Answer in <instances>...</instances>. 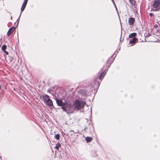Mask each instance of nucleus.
I'll use <instances>...</instances> for the list:
<instances>
[{"mask_svg":"<svg viewBox=\"0 0 160 160\" xmlns=\"http://www.w3.org/2000/svg\"><path fill=\"white\" fill-rule=\"evenodd\" d=\"M62 108L64 111H66L67 113H73L74 110H75L72 105L68 103L65 105L64 107H62Z\"/></svg>","mask_w":160,"mask_h":160,"instance_id":"obj_1","label":"nucleus"},{"mask_svg":"<svg viewBox=\"0 0 160 160\" xmlns=\"http://www.w3.org/2000/svg\"><path fill=\"white\" fill-rule=\"evenodd\" d=\"M85 103L80 100H77L74 102V108L75 110H80L83 108Z\"/></svg>","mask_w":160,"mask_h":160,"instance_id":"obj_2","label":"nucleus"},{"mask_svg":"<svg viewBox=\"0 0 160 160\" xmlns=\"http://www.w3.org/2000/svg\"><path fill=\"white\" fill-rule=\"evenodd\" d=\"M41 98L43 99L44 102L49 106H52L53 103L52 101L50 99L49 96L47 95H43L41 96Z\"/></svg>","mask_w":160,"mask_h":160,"instance_id":"obj_3","label":"nucleus"},{"mask_svg":"<svg viewBox=\"0 0 160 160\" xmlns=\"http://www.w3.org/2000/svg\"><path fill=\"white\" fill-rule=\"evenodd\" d=\"M160 0H155L153 4L152 9L155 11L160 9Z\"/></svg>","mask_w":160,"mask_h":160,"instance_id":"obj_4","label":"nucleus"},{"mask_svg":"<svg viewBox=\"0 0 160 160\" xmlns=\"http://www.w3.org/2000/svg\"><path fill=\"white\" fill-rule=\"evenodd\" d=\"M56 101L58 106H61L62 107H64L65 106V105L66 104L62 102V100L61 99H56Z\"/></svg>","mask_w":160,"mask_h":160,"instance_id":"obj_5","label":"nucleus"},{"mask_svg":"<svg viewBox=\"0 0 160 160\" xmlns=\"http://www.w3.org/2000/svg\"><path fill=\"white\" fill-rule=\"evenodd\" d=\"M135 19L133 18H130L128 19V24L130 25H132L135 22Z\"/></svg>","mask_w":160,"mask_h":160,"instance_id":"obj_6","label":"nucleus"},{"mask_svg":"<svg viewBox=\"0 0 160 160\" xmlns=\"http://www.w3.org/2000/svg\"><path fill=\"white\" fill-rule=\"evenodd\" d=\"M15 27H12L10 28L8 32V35L9 36L11 34L15 29Z\"/></svg>","mask_w":160,"mask_h":160,"instance_id":"obj_7","label":"nucleus"},{"mask_svg":"<svg viewBox=\"0 0 160 160\" xmlns=\"http://www.w3.org/2000/svg\"><path fill=\"white\" fill-rule=\"evenodd\" d=\"M137 40V38H133L132 40L129 41V44H133L135 43Z\"/></svg>","mask_w":160,"mask_h":160,"instance_id":"obj_8","label":"nucleus"},{"mask_svg":"<svg viewBox=\"0 0 160 160\" xmlns=\"http://www.w3.org/2000/svg\"><path fill=\"white\" fill-rule=\"evenodd\" d=\"M137 35V34L136 33H133L131 34H130L129 35V37L130 38H134L135 36Z\"/></svg>","mask_w":160,"mask_h":160,"instance_id":"obj_9","label":"nucleus"},{"mask_svg":"<svg viewBox=\"0 0 160 160\" xmlns=\"http://www.w3.org/2000/svg\"><path fill=\"white\" fill-rule=\"evenodd\" d=\"M92 138L90 137H87L86 138V140L87 142H90L92 141Z\"/></svg>","mask_w":160,"mask_h":160,"instance_id":"obj_10","label":"nucleus"},{"mask_svg":"<svg viewBox=\"0 0 160 160\" xmlns=\"http://www.w3.org/2000/svg\"><path fill=\"white\" fill-rule=\"evenodd\" d=\"M105 73H104V72H103L102 73L100 76L99 79L100 80H102V79L105 76Z\"/></svg>","mask_w":160,"mask_h":160,"instance_id":"obj_11","label":"nucleus"},{"mask_svg":"<svg viewBox=\"0 0 160 160\" xmlns=\"http://www.w3.org/2000/svg\"><path fill=\"white\" fill-rule=\"evenodd\" d=\"M26 4L23 3L22 4L21 8V11L22 12L23 11L26 6Z\"/></svg>","mask_w":160,"mask_h":160,"instance_id":"obj_12","label":"nucleus"},{"mask_svg":"<svg viewBox=\"0 0 160 160\" xmlns=\"http://www.w3.org/2000/svg\"><path fill=\"white\" fill-rule=\"evenodd\" d=\"M61 145L60 143H58L56 145L55 148L56 149L58 150L59 148L60 147Z\"/></svg>","mask_w":160,"mask_h":160,"instance_id":"obj_13","label":"nucleus"},{"mask_svg":"<svg viewBox=\"0 0 160 160\" xmlns=\"http://www.w3.org/2000/svg\"><path fill=\"white\" fill-rule=\"evenodd\" d=\"M60 138V135L59 134H57L55 136V138L57 140H58Z\"/></svg>","mask_w":160,"mask_h":160,"instance_id":"obj_14","label":"nucleus"},{"mask_svg":"<svg viewBox=\"0 0 160 160\" xmlns=\"http://www.w3.org/2000/svg\"><path fill=\"white\" fill-rule=\"evenodd\" d=\"M7 46L6 45H3L2 47V49L3 51H5L6 48Z\"/></svg>","mask_w":160,"mask_h":160,"instance_id":"obj_15","label":"nucleus"},{"mask_svg":"<svg viewBox=\"0 0 160 160\" xmlns=\"http://www.w3.org/2000/svg\"><path fill=\"white\" fill-rule=\"evenodd\" d=\"M129 2H130V3L132 5H133L135 4V2L134 0H129Z\"/></svg>","mask_w":160,"mask_h":160,"instance_id":"obj_16","label":"nucleus"},{"mask_svg":"<svg viewBox=\"0 0 160 160\" xmlns=\"http://www.w3.org/2000/svg\"><path fill=\"white\" fill-rule=\"evenodd\" d=\"M28 0H24L23 4L27 5Z\"/></svg>","mask_w":160,"mask_h":160,"instance_id":"obj_17","label":"nucleus"},{"mask_svg":"<svg viewBox=\"0 0 160 160\" xmlns=\"http://www.w3.org/2000/svg\"><path fill=\"white\" fill-rule=\"evenodd\" d=\"M3 52H4L6 55H8V52L6 51L5 50V51H3Z\"/></svg>","mask_w":160,"mask_h":160,"instance_id":"obj_18","label":"nucleus"},{"mask_svg":"<svg viewBox=\"0 0 160 160\" xmlns=\"http://www.w3.org/2000/svg\"><path fill=\"white\" fill-rule=\"evenodd\" d=\"M149 15H150V16L151 17H152V16L153 14H152V13H150V14H149Z\"/></svg>","mask_w":160,"mask_h":160,"instance_id":"obj_19","label":"nucleus"},{"mask_svg":"<svg viewBox=\"0 0 160 160\" xmlns=\"http://www.w3.org/2000/svg\"><path fill=\"white\" fill-rule=\"evenodd\" d=\"M112 2H113V3L114 4V5H115L114 2V0H112Z\"/></svg>","mask_w":160,"mask_h":160,"instance_id":"obj_20","label":"nucleus"},{"mask_svg":"<svg viewBox=\"0 0 160 160\" xmlns=\"http://www.w3.org/2000/svg\"><path fill=\"white\" fill-rule=\"evenodd\" d=\"M158 21V22H160V20H159V21Z\"/></svg>","mask_w":160,"mask_h":160,"instance_id":"obj_21","label":"nucleus"},{"mask_svg":"<svg viewBox=\"0 0 160 160\" xmlns=\"http://www.w3.org/2000/svg\"><path fill=\"white\" fill-rule=\"evenodd\" d=\"M158 21V22H160V20H159V21Z\"/></svg>","mask_w":160,"mask_h":160,"instance_id":"obj_22","label":"nucleus"},{"mask_svg":"<svg viewBox=\"0 0 160 160\" xmlns=\"http://www.w3.org/2000/svg\"><path fill=\"white\" fill-rule=\"evenodd\" d=\"M1 89V86L0 85V90Z\"/></svg>","mask_w":160,"mask_h":160,"instance_id":"obj_23","label":"nucleus"},{"mask_svg":"<svg viewBox=\"0 0 160 160\" xmlns=\"http://www.w3.org/2000/svg\"><path fill=\"white\" fill-rule=\"evenodd\" d=\"M19 20H18V23L19 22Z\"/></svg>","mask_w":160,"mask_h":160,"instance_id":"obj_24","label":"nucleus"}]
</instances>
